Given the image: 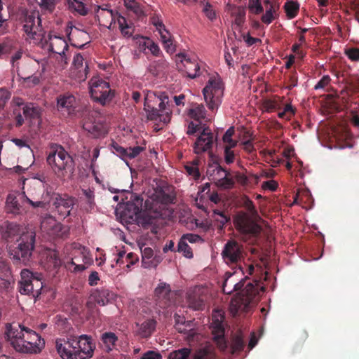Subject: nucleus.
<instances>
[{
  "instance_id": "obj_1",
  "label": "nucleus",
  "mask_w": 359,
  "mask_h": 359,
  "mask_svg": "<svg viewBox=\"0 0 359 359\" xmlns=\"http://www.w3.org/2000/svg\"><path fill=\"white\" fill-rule=\"evenodd\" d=\"M1 236L7 243H12L14 241L18 243L16 247L10 249L9 253L13 262L28 265L35 248V232L32 231L21 232L19 224L6 222L1 226Z\"/></svg>"
},
{
  "instance_id": "obj_2",
  "label": "nucleus",
  "mask_w": 359,
  "mask_h": 359,
  "mask_svg": "<svg viewBox=\"0 0 359 359\" xmlns=\"http://www.w3.org/2000/svg\"><path fill=\"white\" fill-rule=\"evenodd\" d=\"M5 335L10 345L20 353H38L45 346L39 334L19 323L7 324Z\"/></svg>"
},
{
  "instance_id": "obj_3",
  "label": "nucleus",
  "mask_w": 359,
  "mask_h": 359,
  "mask_svg": "<svg viewBox=\"0 0 359 359\" xmlns=\"http://www.w3.org/2000/svg\"><path fill=\"white\" fill-rule=\"evenodd\" d=\"M144 110L150 121L158 120L167 124L171 119L172 109L168 95L165 92L147 91L144 96Z\"/></svg>"
},
{
  "instance_id": "obj_4",
  "label": "nucleus",
  "mask_w": 359,
  "mask_h": 359,
  "mask_svg": "<svg viewBox=\"0 0 359 359\" xmlns=\"http://www.w3.org/2000/svg\"><path fill=\"white\" fill-rule=\"evenodd\" d=\"M50 149L46 161L54 174L60 179L72 175L75 170V162L72 156L62 146L57 144H51Z\"/></svg>"
},
{
  "instance_id": "obj_5",
  "label": "nucleus",
  "mask_w": 359,
  "mask_h": 359,
  "mask_svg": "<svg viewBox=\"0 0 359 359\" xmlns=\"http://www.w3.org/2000/svg\"><path fill=\"white\" fill-rule=\"evenodd\" d=\"M243 207L248 213L241 212L235 218L236 229L243 234L258 236L262 231V226L255 219L259 218L258 212L253 202L248 197L243 200Z\"/></svg>"
},
{
  "instance_id": "obj_6",
  "label": "nucleus",
  "mask_w": 359,
  "mask_h": 359,
  "mask_svg": "<svg viewBox=\"0 0 359 359\" xmlns=\"http://www.w3.org/2000/svg\"><path fill=\"white\" fill-rule=\"evenodd\" d=\"M264 287H259L258 283L255 285L249 283L230 302L229 309L233 316L238 312H247L248 309L256 304L259 300L261 292H264Z\"/></svg>"
},
{
  "instance_id": "obj_7",
  "label": "nucleus",
  "mask_w": 359,
  "mask_h": 359,
  "mask_svg": "<svg viewBox=\"0 0 359 359\" xmlns=\"http://www.w3.org/2000/svg\"><path fill=\"white\" fill-rule=\"evenodd\" d=\"M43 288L40 277L34 275L29 269H22L20 272V280L18 282V290L21 294L38 297Z\"/></svg>"
},
{
  "instance_id": "obj_8",
  "label": "nucleus",
  "mask_w": 359,
  "mask_h": 359,
  "mask_svg": "<svg viewBox=\"0 0 359 359\" xmlns=\"http://www.w3.org/2000/svg\"><path fill=\"white\" fill-rule=\"evenodd\" d=\"M90 93L95 102L103 106L110 102L114 97V92L110 88L109 83L97 77L90 81Z\"/></svg>"
},
{
  "instance_id": "obj_9",
  "label": "nucleus",
  "mask_w": 359,
  "mask_h": 359,
  "mask_svg": "<svg viewBox=\"0 0 359 359\" xmlns=\"http://www.w3.org/2000/svg\"><path fill=\"white\" fill-rule=\"evenodd\" d=\"M224 262L229 266L236 268L239 266L244 259V249L243 245L235 240H229L224 245L221 253Z\"/></svg>"
},
{
  "instance_id": "obj_10",
  "label": "nucleus",
  "mask_w": 359,
  "mask_h": 359,
  "mask_svg": "<svg viewBox=\"0 0 359 359\" xmlns=\"http://www.w3.org/2000/svg\"><path fill=\"white\" fill-rule=\"evenodd\" d=\"M205 101L209 109L215 111L222 102L223 88L219 79L210 78L203 89Z\"/></svg>"
},
{
  "instance_id": "obj_11",
  "label": "nucleus",
  "mask_w": 359,
  "mask_h": 359,
  "mask_svg": "<svg viewBox=\"0 0 359 359\" xmlns=\"http://www.w3.org/2000/svg\"><path fill=\"white\" fill-rule=\"evenodd\" d=\"M177 69L190 79H195L201 74V67L198 60L191 58L185 53H180L175 56Z\"/></svg>"
},
{
  "instance_id": "obj_12",
  "label": "nucleus",
  "mask_w": 359,
  "mask_h": 359,
  "mask_svg": "<svg viewBox=\"0 0 359 359\" xmlns=\"http://www.w3.org/2000/svg\"><path fill=\"white\" fill-rule=\"evenodd\" d=\"M214 135L208 127H205L201 132L194 144V151L200 155L208 152L210 161L212 162L217 161L212 153V147L215 142Z\"/></svg>"
},
{
  "instance_id": "obj_13",
  "label": "nucleus",
  "mask_w": 359,
  "mask_h": 359,
  "mask_svg": "<svg viewBox=\"0 0 359 359\" xmlns=\"http://www.w3.org/2000/svg\"><path fill=\"white\" fill-rule=\"evenodd\" d=\"M83 128L95 138H99L107 133L104 123L96 112H93L84 121Z\"/></svg>"
},
{
  "instance_id": "obj_14",
  "label": "nucleus",
  "mask_w": 359,
  "mask_h": 359,
  "mask_svg": "<svg viewBox=\"0 0 359 359\" xmlns=\"http://www.w3.org/2000/svg\"><path fill=\"white\" fill-rule=\"evenodd\" d=\"M215 171H217V174L219 175H220L222 172L225 174L224 177H220L215 182L217 187L222 189H231L234 187L235 180L233 176H232L229 170L222 168L217 161L209 163L208 173L212 175L211 172H214Z\"/></svg>"
},
{
  "instance_id": "obj_15",
  "label": "nucleus",
  "mask_w": 359,
  "mask_h": 359,
  "mask_svg": "<svg viewBox=\"0 0 359 359\" xmlns=\"http://www.w3.org/2000/svg\"><path fill=\"white\" fill-rule=\"evenodd\" d=\"M55 348L62 359L81 358L76 354L75 346V336H70L65 339H57L55 341Z\"/></svg>"
},
{
  "instance_id": "obj_16",
  "label": "nucleus",
  "mask_w": 359,
  "mask_h": 359,
  "mask_svg": "<svg viewBox=\"0 0 359 359\" xmlns=\"http://www.w3.org/2000/svg\"><path fill=\"white\" fill-rule=\"evenodd\" d=\"M23 30L27 38L35 39L37 32L41 30V18L38 11L26 12L23 20Z\"/></svg>"
},
{
  "instance_id": "obj_17",
  "label": "nucleus",
  "mask_w": 359,
  "mask_h": 359,
  "mask_svg": "<svg viewBox=\"0 0 359 359\" xmlns=\"http://www.w3.org/2000/svg\"><path fill=\"white\" fill-rule=\"evenodd\" d=\"M75 346L76 354L81 358L88 359L93 356L95 345L92 341L91 337L86 334H83L79 337H75Z\"/></svg>"
},
{
  "instance_id": "obj_18",
  "label": "nucleus",
  "mask_w": 359,
  "mask_h": 359,
  "mask_svg": "<svg viewBox=\"0 0 359 359\" xmlns=\"http://www.w3.org/2000/svg\"><path fill=\"white\" fill-rule=\"evenodd\" d=\"M57 107L60 111L69 116H75L79 111L76 99L70 93L60 95L57 98Z\"/></svg>"
},
{
  "instance_id": "obj_19",
  "label": "nucleus",
  "mask_w": 359,
  "mask_h": 359,
  "mask_svg": "<svg viewBox=\"0 0 359 359\" xmlns=\"http://www.w3.org/2000/svg\"><path fill=\"white\" fill-rule=\"evenodd\" d=\"M75 203V198L68 195H56L53 206L60 218H65L70 215Z\"/></svg>"
},
{
  "instance_id": "obj_20",
  "label": "nucleus",
  "mask_w": 359,
  "mask_h": 359,
  "mask_svg": "<svg viewBox=\"0 0 359 359\" xmlns=\"http://www.w3.org/2000/svg\"><path fill=\"white\" fill-rule=\"evenodd\" d=\"M110 148L112 153L119 156L128 165V159L135 158L144 149V147L140 146L124 148L114 141L110 144Z\"/></svg>"
},
{
  "instance_id": "obj_21",
  "label": "nucleus",
  "mask_w": 359,
  "mask_h": 359,
  "mask_svg": "<svg viewBox=\"0 0 359 359\" xmlns=\"http://www.w3.org/2000/svg\"><path fill=\"white\" fill-rule=\"evenodd\" d=\"M50 43L48 45V50L53 53L58 54L62 60H64L65 64L67 63V57L65 55V51L68 50V44L66 40L60 36H50L49 38Z\"/></svg>"
},
{
  "instance_id": "obj_22",
  "label": "nucleus",
  "mask_w": 359,
  "mask_h": 359,
  "mask_svg": "<svg viewBox=\"0 0 359 359\" xmlns=\"http://www.w3.org/2000/svg\"><path fill=\"white\" fill-rule=\"evenodd\" d=\"M90 297L100 306H105L114 299L115 294L109 289L102 287L94 290L90 294Z\"/></svg>"
},
{
  "instance_id": "obj_23",
  "label": "nucleus",
  "mask_w": 359,
  "mask_h": 359,
  "mask_svg": "<svg viewBox=\"0 0 359 359\" xmlns=\"http://www.w3.org/2000/svg\"><path fill=\"white\" fill-rule=\"evenodd\" d=\"M226 9L234 18V23L238 27H241L245 21L246 11L243 6H236L227 4Z\"/></svg>"
},
{
  "instance_id": "obj_24",
  "label": "nucleus",
  "mask_w": 359,
  "mask_h": 359,
  "mask_svg": "<svg viewBox=\"0 0 359 359\" xmlns=\"http://www.w3.org/2000/svg\"><path fill=\"white\" fill-rule=\"evenodd\" d=\"M84 198L81 201V209L87 213L94 212L96 208L94 191L91 189L83 190Z\"/></svg>"
},
{
  "instance_id": "obj_25",
  "label": "nucleus",
  "mask_w": 359,
  "mask_h": 359,
  "mask_svg": "<svg viewBox=\"0 0 359 359\" xmlns=\"http://www.w3.org/2000/svg\"><path fill=\"white\" fill-rule=\"evenodd\" d=\"M172 294L170 287L165 283H161L155 289V295L159 300L164 301L163 306H168Z\"/></svg>"
},
{
  "instance_id": "obj_26",
  "label": "nucleus",
  "mask_w": 359,
  "mask_h": 359,
  "mask_svg": "<svg viewBox=\"0 0 359 359\" xmlns=\"http://www.w3.org/2000/svg\"><path fill=\"white\" fill-rule=\"evenodd\" d=\"M26 201L30 204L34 208H40L43 209L47 208L48 205L50 203L51 196L50 192L46 191L43 193L41 198L39 200L33 201L26 196H24Z\"/></svg>"
},
{
  "instance_id": "obj_27",
  "label": "nucleus",
  "mask_w": 359,
  "mask_h": 359,
  "mask_svg": "<svg viewBox=\"0 0 359 359\" xmlns=\"http://www.w3.org/2000/svg\"><path fill=\"white\" fill-rule=\"evenodd\" d=\"M9 267L3 257H0V292L7 290L11 284L6 278Z\"/></svg>"
},
{
  "instance_id": "obj_28",
  "label": "nucleus",
  "mask_w": 359,
  "mask_h": 359,
  "mask_svg": "<svg viewBox=\"0 0 359 359\" xmlns=\"http://www.w3.org/2000/svg\"><path fill=\"white\" fill-rule=\"evenodd\" d=\"M188 116L196 121H201L206 117V110L202 104H194L188 111Z\"/></svg>"
},
{
  "instance_id": "obj_29",
  "label": "nucleus",
  "mask_w": 359,
  "mask_h": 359,
  "mask_svg": "<svg viewBox=\"0 0 359 359\" xmlns=\"http://www.w3.org/2000/svg\"><path fill=\"white\" fill-rule=\"evenodd\" d=\"M21 206L17 199V197L13 194H9L7 196L6 201V211L8 213H12L14 215L19 214L20 212Z\"/></svg>"
},
{
  "instance_id": "obj_30",
  "label": "nucleus",
  "mask_w": 359,
  "mask_h": 359,
  "mask_svg": "<svg viewBox=\"0 0 359 359\" xmlns=\"http://www.w3.org/2000/svg\"><path fill=\"white\" fill-rule=\"evenodd\" d=\"M156 321L154 319H148L143 322L138 330L139 334L144 338H147L151 335L155 330Z\"/></svg>"
},
{
  "instance_id": "obj_31",
  "label": "nucleus",
  "mask_w": 359,
  "mask_h": 359,
  "mask_svg": "<svg viewBox=\"0 0 359 359\" xmlns=\"http://www.w3.org/2000/svg\"><path fill=\"white\" fill-rule=\"evenodd\" d=\"M23 114L27 118L37 119L41 116V109L34 103H26L22 107Z\"/></svg>"
},
{
  "instance_id": "obj_32",
  "label": "nucleus",
  "mask_w": 359,
  "mask_h": 359,
  "mask_svg": "<svg viewBox=\"0 0 359 359\" xmlns=\"http://www.w3.org/2000/svg\"><path fill=\"white\" fill-rule=\"evenodd\" d=\"M101 340L105 346L106 351L109 352L114 348L118 337L114 332H107L102 334Z\"/></svg>"
},
{
  "instance_id": "obj_33",
  "label": "nucleus",
  "mask_w": 359,
  "mask_h": 359,
  "mask_svg": "<svg viewBox=\"0 0 359 359\" xmlns=\"http://www.w3.org/2000/svg\"><path fill=\"white\" fill-rule=\"evenodd\" d=\"M41 228L45 231H47L48 233L58 236V229L60 228V226L58 224L55 219H54L52 217H49L45 218L41 222Z\"/></svg>"
},
{
  "instance_id": "obj_34",
  "label": "nucleus",
  "mask_w": 359,
  "mask_h": 359,
  "mask_svg": "<svg viewBox=\"0 0 359 359\" xmlns=\"http://www.w3.org/2000/svg\"><path fill=\"white\" fill-rule=\"evenodd\" d=\"M117 23L122 35L125 37H130L134 32V28L131 23H128L127 20L122 15H118Z\"/></svg>"
},
{
  "instance_id": "obj_35",
  "label": "nucleus",
  "mask_w": 359,
  "mask_h": 359,
  "mask_svg": "<svg viewBox=\"0 0 359 359\" xmlns=\"http://www.w3.org/2000/svg\"><path fill=\"white\" fill-rule=\"evenodd\" d=\"M280 97H276L274 99H266L262 102V109L268 113L273 112L281 108V102Z\"/></svg>"
},
{
  "instance_id": "obj_36",
  "label": "nucleus",
  "mask_w": 359,
  "mask_h": 359,
  "mask_svg": "<svg viewBox=\"0 0 359 359\" xmlns=\"http://www.w3.org/2000/svg\"><path fill=\"white\" fill-rule=\"evenodd\" d=\"M121 15L117 11H100V18L98 20L102 22L104 25L105 24H109L111 25L112 22L117 21L118 16Z\"/></svg>"
},
{
  "instance_id": "obj_37",
  "label": "nucleus",
  "mask_w": 359,
  "mask_h": 359,
  "mask_svg": "<svg viewBox=\"0 0 359 359\" xmlns=\"http://www.w3.org/2000/svg\"><path fill=\"white\" fill-rule=\"evenodd\" d=\"M67 5L71 11L76 12L81 15H86L88 13L87 8L80 0H67Z\"/></svg>"
},
{
  "instance_id": "obj_38",
  "label": "nucleus",
  "mask_w": 359,
  "mask_h": 359,
  "mask_svg": "<svg viewBox=\"0 0 359 359\" xmlns=\"http://www.w3.org/2000/svg\"><path fill=\"white\" fill-rule=\"evenodd\" d=\"M284 10L288 19L294 18L299 12V4L297 1H287L284 5Z\"/></svg>"
},
{
  "instance_id": "obj_39",
  "label": "nucleus",
  "mask_w": 359,
  "mask_h": 359,
  "mask_svg": "<svg viewBox=\"0 0 359 359\" xmlns=\"http://www.w3.org/2000/svg\"><path fill=\"white\" fill-rule=\"evenodd\" d=\"M193 359H215V353L210 348L206 347L196 351Z\"/></svg>"
},
{
  "instance_id": "obj_40",
  "label": "nucleus",
  "mask_w": 359,
  "mask_h": 359,
  "mask_svg": "<svg viewBox=\"0 0 359 359\" xmlns=\"http://www.w3.org/2000/svg\"><path fill=\"white\" fill-rule=\"evenodd\" d=\"M212 334L214 335V339L218 344H219L222 348H224L226 347L225 341H224V330L222 326L219 324L213 330Z\"/></svg>"
},
{
  "instance_id": "obj_41",
  "label": "nucleus",
  "mask_w": 359,
  "mask_h": 359,
  "mask_svg": "<svg viewBox=\"0 0 359 359\" xmlns=\"http://www.w3.org/2000/svg\"><path fill=\"white\" fill-rule=\"evenodd\" d=\"M177 252L182 253L183 255L187 258L193 257L192 249L188 245V243L182 238L180 239L177 244Z\"/></svg>"
},
{
  "instance_id": "obj_42",
  "label": "nucleus",
  "mask_w": 359,
  "mask_h": 359,
  "mask_svg": "<svg viewBox=\"0 0 359 359\" xmlns=\"http://www.w3.org/2000/svg\"><path fill=\"white\" fill-rule=\"evenodd\" d=\"M187 302L189 306L194 310H201L204 306L203 301L196 295L189 294Z\"/></svg>"
},
{
  "instance_id": "obj_43",
  "label": "nucleus",
  "mask_w": 359,
  "mask_h": 359,
  "mask_svg": "<svg viewBox=\"0 0 359 359\" xmlns=\"http://www.w3.org/2000/svg\"><path fill=\"white\" fill-rule=\"evenodd\" d=\"M141 210H142V208H137V210L136 205L128 201L126 204L123 214L126 216L128 217L130 219H133V217L137 216L139 213H140Z\"/></svg>"
},
{
  "instance_id": "obj_44",
  "label": "nucleus",
  "mask_w": 359,
  "mask_h": 359,
  "mask_svg": "<svg viewBox=\"0 0 359 359\" xmlns=\"http://www.w3.org/2000/svg\"><path fill=\"white\" fill-rule=\"evenodd\" d=\"M184 169L187 174L194 180H198L201 177V173L198 168V161H194L191 164L186 165Z\"/></svg>"
},
{
  "instance_id": "obj_45",
  "label": "nucleus",
  "mask_w": 359,
  "mask_h": 359,
  "mask_svg": "<svg viewBox=\"0 0 359 359\" xmlns=\"http://www.w3.org/2000/svg\"><path fill=\"white\" fill-rule=\"evenodd\" d=\"M276 9L273 5L270 4L269 8L266 10V13L262 16L261 20L266 25H269L276 18Z\"/></svg>"
},
{
  "instance_id": "obj_46",
  "label": "nucleus",
  "mask_w": 359,
  "mask_h": 359,
  "mask_svg": "<svg viewBox=\"0 0 359 359\" xmlns=\"http://www.w3.org/2000/svg\"><path fill=\"white\" fill-rule=\"evenodd\" d=\"M190 353L189 348H183L172 352L169 355V359H188Z\"/></svg>"
},
{
  "instance_id": "obj_47",
  "label": "nucleus",
  "mask_w": 359,
  "mask_h": 359,
  "mask_svg": "<svg viewBox=\"0 0 359 359\" xmlns=\"http://www.w3.org/2000/svg\"><path fill=\"white\" fill-rule=\"evenodd\" d=\"M123 1H124V5L127 8V9L133 11L137 15H140L142 13V10L140 7V5L135 0H123Z\"/></svg>"
},
{
  "instance_id": "obj_48",
  "label": "nucleus",
  "mask_w": 359,
  "mask_h": 359,
  "mask_svg": "<svg viewBox=\"0 0 359 359\" xmlns=\"http://www.w3.org/2000/svg\"><path fill=\"white\" fill-rule=\"evenodd\" d=\"M248 8L250 13L255 15L260 14L264 11L260 0H249Z\"/></svg>"
},
{
  "instance_id": "obj_49",
  "label": "nucleus",
  "mask_w": 359,
  "mask_h": 359,
  "mask_svg": "<svg viewBox=\"0 0 359 359\" xmlns=\"http://www.w3.org/2000/svg\"><path fill=\"white\" fill-rule=\"evenodd\" d=\"M245 344L241 336L236 335L232 339L231 348L233 352H240L244 348Z\"/></svg>"
},
{
  "instance_id": "obj_50",
  "label": "nucleus",
  "mask_w": 359,
  "mask_h": 359,
  "mask_svg": "<svg viewBox=\"0 0 359 359\" xmlns=\"http://www.w3.org/2000/svg\"><path fill=\"white\" fill-rule=\"evenodd\" d=\"M295 109L290 104H287L285 106L284 110L278 113V116L280 118H285L290 120L292 116L294 115Z\"/></svg>"
},
{
  "instance_id": "obj_51",
  "label": "nucleus",
  "mask_w": 359,
  "mask_h": 359,
  "mask_svg": "<svg viewBox=\"0 0 359 359\" xmlns=\"http://www.w3.org/2000/svg\"><path fill=\"white\" fill-rule=\"evenodd\" d=\"M144 46L151 51L153 55L159 57L162 55V51L159 46L154 41L148 39L147 42H144Z\"/></svg>"
},
{
  "instance_id": "obj_52",
  "label": "nucleus",
  "mask_w": 359,
  "mask_h": 359,
  "mask_svg": "<svg viewBox=\"0 0 359 359\" xmlns=\"http://www.w3.org/2000/svg\"><path fill=\"white\" fill-rule=\"evenodd\" d=\"M234 134V129L233 127L229 128L223 135V141L226 143L227 145L231 147H236V142L232 139V136Z\"/></svg>"
},
{
  "instance_id": "obj_53",
  "label": "nucleus",
  "mask_w": 359,
  "mask_h": 359,
  "mask_svg": "<svg viewBox=\"0 0 359 359\" xmlns=\"http://www.w3.org/2000/svg\"><path fill=\"white\" fill-rule=\"evenodd\" d=\"M345 55L351 61L358 62L359 61V48H349L345 50Z\"/></svg>"
},
{
  "instance_id": "obj_54",
  "label": "nucleus",
  "mask_w": 359,
  "mask_h": 359,
  "mask_svg": "<svg viewBox=\"0 0 359 359\" xmlns=\"http://www.w3.org/2000/svg\"><path fill=\"white\" fill-rule=\"evenodd\" d=\"M228 284H229V280L226 279V280H225V281L222 285V290H223V292L225 294H231L233 290H239L241 289L242 287H243V283H238L233 284V287L232 289L231 286H229V287L228 286Z\"/></svg>"
},
{
  "instance_id": "obj_55",
  "label": "nucleus",
  "mask_w": 359,
  "mask_h": 359,
  "mask_svg": "<svg viewBox=\"0 0 359 359\" xmlns=\"http://www.w3.org/2000/svg\"><path fill=\"white\" fill-rule=\"evenodd\" d=\"M233 147L229 145H226L224 147V160L227 164H231L234 161L235 155L233 151H231V148Z\"/></svg>"
},
{
  "instance_id": "obj_56",
  "label": "nucleus",
  "mask_w": 359,
  "mask_h": 359,
  "mask_svg": "<svg viewBox=\"0 0 359 359\" xmlns=\"http://www.w3.org/2000/svg\"><path fill=\"white\" fill-rule=\"evenodd\" d=\"M203 11L205 13V16L209 20L212 21L216 18L215 11L212 8V6L210 3H208V2L205 3V4L203 7Z\"/></svg>"
},
{
  "instance_id": "obj_57",
  "label": "nucleus",
  "mask_w": 359,
  "mask_h": 359,
  "mask_svg": "<svg viewBox=\"0 0 359 359\" xmlns=\"http://www.w3.org/2000/svg\"><path fill=\"white\" fill-rule=\"evenodd\" d=\"M39 5L43 10L49 13H52L55 7V0H41Z\"/></svg>"
},
{
  "instance_id": "obj_58",
  "label": "nucleus",
  "mask_w": 359,
  "mask_h": 359,
  "mask_svg": "<svg viewBox=\"0 0 359 359\" xmlns=\"http://www.w3.org/2000/svg\"><path fill=\"white\" fill-rule=\"evenodd\" d=\"M331 79L328 75H324L320 80L315 85V90L325 89L330 83Z\"/></svg>"
},
{
  "instance_id": "obj_59",
  "label": "nucleus",
  "mask_w": 359,
  "mask_h": 359,
  "mask_svg": "<svg viewBox=\"0 0 359 359\" xmlns=\"http://www.w3.org/2000/svg\"><path fill=\"white\" fill-rule=\"evenodd\" d=\"M10 97L11 93L9 91L4 88H0V110L5 107Z\"/></svg>"
},
{
  "instance_id": "obj_60",
  "label": "nucleus",
  "mask_w": 359,
  "mask_h": 359,
  "mask_svg": "<svg viewBox=\"0 0 359 359\" xmlns=\"http://www.w3.org/2000/svg\"><path fill=\"white\" fill-rule=\"evenodd\" d=\"M13 114L15 116L14 120L15 122L16 127H20L24 123V118L21 114L20 108H15L13 111Z\"/></svg>"
},
{
  "instance_id": "obj_61",
  "label": "nucleus",
  "mask_w": 359,
  "mask_h": 359,
  "mask_svg": "<svg viewBox=\"0 0 359 359\" xmlns=\"http://www.w3.org/2000/svg\"><path fill=\"white\" fill-rule=\"evenodd\" d=\"M159 198L161 202L164 204L172 203L174 201L175 197L163 191L159 192Z\"/></svg>"
},
{
  "instance_id": "obj_62",
  "label": "nucleus",
  "mask_w": 359,
  "mask_h": 359,
  "mask_svg": "<svg viewBox=\"0 0 359 359\" xmlns=\"http://www.w3.org/2000/svg\"><path fill=\"white\" fill-rule=\"evenodd\" d=\"M158 32L160 34L162 43H168V41L169 42V40L172 39V34L166 29L165 27L163 29H158Z\"/></svg>"
},
{
  "instance_id": "obj_63",
  "label": "nucleus",
  "mask_w": 359,
  "mask_h": 359,
  "mask_svg": "<svg viewBox=\"0 0 359 359\" xmlns=\"http://www.w3.org/2000/svg\"><path fill=\"white\" fill-rule=\"evenodd\" d=\"M201 129V123H194L193 121H191L188 125L187 133L189 135H194Z\"/></svg>"
},
{
  "instance_id": "obj_64",
  "label": "nucleus",
  "mask_w": 359,
  "mask_h": 359,
  "mask_svg": "<svg viewBox=\"0 0 359 359\" xmlns=\"http://www.w3.org/2000/svg\"><path fill=\"white\" fill-rule=\"evenodd\" d=\"M141 359H162V357L160 353L149 351L145 353Z\"/></svg>"
}]
</instances>
